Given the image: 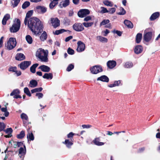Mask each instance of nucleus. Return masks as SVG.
<instances>
[{
  "label": "nucleus",
  "instance_id": "44",
  "mask_svg": "<svg viewBox=\"0 0 160 160\" xmlns=\"http://www.w3.org/2000/svg\"><path fill=\"white\" fill-rule=\"evenodd\" d=\"M24 93H26L28 96L30 97L31 96V94L30 93V92L28 88L26 87L24 88Z\"/></svg>",
  "mask_w": 160,
  "mask_h": 160
},
{
  "label": "nucleus",
  "instance_id": "50",
  "mask_svg": "<svg viewBox=\"0 0 160 160\" xmlns=\"http://www.w3.org/2000/svg\"><path fill=\"white\" fill-rule=\"evenodd\" d=\"M6 126L3 122H0V132L3 130H4V128H5Z\"/></svg>",
  "mask_w": 160,
  "mask_h": 160
},
{
  "label": "nucleus",
  "instance_id": "6",
  "mask_svg": "<svg viewBox=\"0 0 160 160\" xmlns=\"http://www.w3.org/2000/svg\"><path fill=\"white\" fill-rule=\"evenodd\" d=\"M35 11L38 13L43 14L47 11V8L44 6L38 5L36 7Z\"/></svg>",
  "mask_w": 160,
  "mask_h": 160
},
{
  "label": "nucleus",
  "instance_id": "52",
  "mask_svg": "<svg viewBox=\"0 0 160 160\" xmlns=\"http://www.w3.org/2000/svg\"><path fill=\"white\" fill-rule=\"evenodd\" d=\"M67 52L68 54L70 55H73L74 54V50L70 48H69L68 49Z\"/></svg>",
  "mask_w": 160,
  "mask_h": 160
},
{
  "label": "nucleus",
  "instance_id": "49",
  "mask_svg": "<svg viewBox=\"0 0 160 160\" xmlns=\"http://www.w3.org/2000/svg\"><path fill=\"white\" fill-rule=\"evenodd\" d=\"M74 67V66L72 64H70L67 68V71L69 72L72 70Z\"/></svg>",
  "mask_w": 160,
  "mask_h": 160
},
{
  "label": "nucleus",
  "instance_id": "38",
  "mask_svg": "<svg viewBox=\"0 0 160 160\" xmlns=\"http://www.w3.org/2000/svg\"><path fill=\"white\" fill-rule=\"evenodd\" d=\"M25 136V132L24 131H22L19 134L17 135V138H18L22 139Z\"/></svg>",
  "mask_w": 160,
  "mask_h": 160
},
{
  "label": "nucleus",
  "instance_id": "11",
  "mask_svg": "<svg viewBox=\"0 0 160 160\" xmlns=\"http://www.w3.org/2000/svg\"><path fill=\"white\" fill-rule=\"evenodd\" d=\"M50 22L52 26H53L54 28L57 27L60 25V21L57 18H51Z\"/></svg>",
  "mask_w": 160,
  "mask_h": 160
},
{
  "label": "nucleus",
  "instance_id": "14",
  "mask_svg": "<svg viewBox=\"0 0 160 160\" xmlns=\"http://www.w3.org/2000/svg\"><path fill=\"white\" fill-rule=\"evenodd\" d=\"M39 69H40L41 71L44 72H48L50 71V68L45 65H42L39 67Z\"/></svg>",
  "mask_w": 160,
  "mask_h": 160
},
{
  "label": "nucleus",
  "instance_id": "2",
  "mask_svg": "<svg viewBox=\"0 0 160 160\" xmlns=\"http://www.w3.org/2000/svg\"><path fill=\"white\" fill-rule=\"evenodd\" d=\"M48 50H45L42 48H40L36 52V56L41 61L47 62L48 61Z\"/></svg>",
  "mask_w": 160,
  "mask_h": 160
},
{
  "label": "nucleus",
  "instance_id": "18",
  "mask_svg": "<svg viewBox=\"0 0 160 160\" xmlns=\"http://www.w3.org/2000/svg\"><path fill=\"white\" fill-rule=\"evenodd\" d=\"M17 60L18 61L22 60L25 59V57L24 55L22 53H17L15 57Z\"/></svg>",
  "mask_w": 160,
  "mask_h": 160
},
{
  "label": "nucleus",
  "instance_id": "8",
  "mask_svg": "<svg viewBox=\"0 0 160 160\" xmlns=\"http://www.w3.org/2000/svg\"><path fill=\"white\" fill-rule=\"evenodd\" d=\"M72 28L74 30L77 32H81L84 29L83 25L80 23L74 24L73 25Z\"/></svg>",
  "mask_w": 160,
  "mask_h": 160
},
{
  "label": "nucleus",
  "instance_id": "63",
  "mask_svg": "<svg viewBox=\"0 0 160 160\" xmlns=\"http://www.w3.org/2000/svg\"><path fill=\"white\" fill-rule=\"evenodd\" d=\"M72 36H69L68 37H67L66 39H65V41L66 42H68V41H69L70 40H71V39H72Z\"/></svg>",
  "mask_w": 160,
  "mask_h": 160
},
{
  "label": "nucleus",
  "instance_id": "1",
  "mask_svg": "<svg viewBox=\"0 0 160 160\" xmlns=\"http://www.w3.org/2000/svg\"><path fill=\"white\" fill-rule=\"evenodd\" d=\"M28 26L34 35H39L42 31V24L41 21L36 18L29 19L28 21Z\"/></svg>",
  "mask_w": 160,
  "mask_h": 160
},
{
  "label": "nucleus",
  "instance_id": "57",
  "mask_svg": "<svg viewBox=\"0 0 160 160\" xmlns=\"http://www.w3.org/2000/svg\"><path fill=\"white\" fill-rule=\"evenodd\" d=\"M36 96L38 97V99H40L43 97V94L42 93L40 92L37 93L36 94Z\"/></svg>",
  "mask_w": 160,
  "mask_h": 160
},
{
  "label": "nucleus",
  "instance_id": "37",
  "mask_svg": "<svg viewBox=\"0 0 160 160\" xmlns=\"http://www.w3.org/2000/svg\"><path fill=\"white\" fill-rule=\"evenodd\" d=\"M133 64L131 62H126L124 65V67L125 68H130L132 67Z\"/></svg>",
  "mask_w": 160,
  "mask_h": 160
},
{
  "label": "nucleus",
  "instance_id": "61",
  "mask_svg": "<svg viewBox=\"0 0 160 160\" xmlns=\"http://www.w3.org/2000/svg\"><path fill=\"white\" fill-rule=\"evenodd\" d=\"M114 83L115 87L119 86L121 83V81H116L114 82Z\"/></svg>",
  "mask_w": 160,
  "mask_h": 160
},
{
  "label": "nucleus",
  "instance_id": "21",
  "mask_svg": "<svg viewBox=\"0 0 160 160\" xmlns=\"http://www.w3.org/2000/svg\"><path fill=\"white\" fill-rule=\"evenodd\" d=\"M100 138H96L93 140V142L97 146H100L103 145L104 144V143L100 142Z\"/></svg>",
  "mask_w": 160,
  "mask_h": 160
},
{
  "label": "nucleus",
  "instance_id": "28",
  "mask_svg": "<svg viewBox=\"0 0 160 160\" xmlns=\"http://www.w3.org/2000/svg\"><path fill=\"white\" fill-rule=\"evenodd\" d=\"M96 38L98 40L102 42H108V39L107 38L101 36H97Z\"/></svg>",
  "mask_w": 160,
  "mask_h": 160
},
{
  "label": "nucleus",
  "instance_id": "23",
  "mask_svg": "<svg viewBox=\"0 0 160 160\" xmlns=\"http://www.w3.org/2000/svg\"><path fill=\"white\" fill-rule=\"evenodd\" d=\"M63 143L66 145L67 147L68 148H70L71 146L73 144L72 141L71 139V141L68 139H66Z\"/></svg>",
  "mask_w": 160,
  "mask_h": 160
},
{
  "label": "nucleus",
  "instance_id": "36",
  "mask_svg": "<svg viewBox=\"0 0 160 160\" xmlns=\"http://www.w3.org/2000/svg\"><path fill=\"white\" fill-rule=\"evenodd\" d=\"M26 39L27 42L29 44H31L32 42V39L29 35H27L26 37Z\"/></svg>",
  "mask_w": 160,
  "mask_h": 160
},
{
  "label": "nucleus",
  "instance_id": "62",
  "mask_svg": "<svg viewBox=\"0 0 160 160\" xmlns=\"http://www.w3.org/2000/svg\"><path fill=\"white\" fill-rule=\"evenodd\" d=\"M74 134L72 133V132H71L68 134V135H67V137L68 138H72Z\"/></svg>",
  "mask_w": 160,
  "mask_h": 160
},
{
  "label": "nucleus",
  "instance_id": "51",
  "mask_svg": "<svg viewBox=\"0 0 160 160\" xmlns=\"http://www.w3.org/2000/svg\"><path fill=\"white\" fill-rule=\"evenodd\" d=\"M120 10L121 11L118 13V14L120 15H123L126 13V11L123 8H121Z\"/></svg>",
  "mask_w": 160,
  "mask_h": 160
},
{
  "label": "nucleus",
  "instance_id": "24",
  "mask_svg": "<svg viewBox=\"0 0 160 160\" xmlns=\"http://www.w3.org/2000/svg\"><path fill=\"white\" fill-rule=\"evenodd\" d=\"M10 18V15L9 14H7L4 17L2 21V23L3 25H5L6 24L7 21Z\"/></svg>",
  "mask_w": 160,
  "mask_h": 160
},
{
  "label": "nucleus",
  "instance_id": "59",
  "mask_svg": "<svg viewBox=\"0 0 160 160\" xmlns=\"http://www.w3.org/2000/svg\"><path fill=\"white\" fill-rule=\"evenodd\" d=\"M82 127L83 128H90L92 126L90 125H89V124H87V125L84 124V125H82Z\"/></svg>",
  "mask_w": 160,
  "mask_h": 160
},
{
  "label": "nucleus",
  "instance_id": "45",
  "mask_svg": "<svg viewBox=\"0 0 160 160\" xmlns=\"http://www.w3.org/2000/svg\"><path fill=\"white\" fill-rule=\"evenodd\" d=\"M93 24V22H83L82 24L86 28H88L91 26Z\"/></svg>",
  "mask_w": 160,
  "mask_h": 160
},
{
  "label": "nucleus",
  "instance_id": "32",
  "mask_svg": "<svg viewBox=\"0 0 160 160\" xmlns=\"http://www.w3.org/2000/svg\"><path fill=\"white\" fill-rule=\"evenodd\" d=\"M21 118L23 120V122L24 123L25 122V121H24V120H26V121H28V116L26 114L24 113H22L21 114Z\"/></svg>",
  "mask_w": 160,
  "mask_h": 160
},
{
  "label": "nucleus",
  "instance_id": "35",
  "mask_svg": "<svg viewBox=\"0 0 160 160\" xmlns=\"http://www.w3.org/2000/svg\"><path fill=\"white\" fill-rule=\"evenodd\" d=\"M47 36L46 32L44 31L40 36V38L42 41H44L47 39Z\"/></svg>",
  "mask_w": 160,
  "mask_h": 160
},
{
  "label": "nucleus",
  "instance_id": "4",
  "mask_svg": "<svg viewBox=\"0 0 160 160\" xmlns=\"http://www.w3.org/2000/svg\"><path fill=\"white\" fill-rule=\"evenodd\" d=\"M17 42L15 38H11L8 41L5 46L7 49L11 50L14 48L16 46Z\"/></svg>",
  "mask_w": 160,
  "mask_h": 160
},
{
  "label": "nucleus",
  "instance_id": "7",
  "mask_svg": "<svg viewBox=\"0 0 160 160\" xmlns=\"http://www.w3.org/2000/svg\"><path fill=\"white\" fill-rule=\"evenodd\" d=\"M31 64L30 61H24L22 62L18 65V66L22 70H24L27 68Z\"/></svg>",
  "mask_w": 160,
  "mask_h": 160
},
{
  "label": "nucleus",
  "instance_id": "64",
  "mask_svg": "<svg viewBox=\"0 0 160 160\" xmlns=\"http://www.w3.org/2000/svg\"><path fill=\"white\" fill-rule=\"evenodd\" d=\"M68 13H69V14H68L69 16L70 17H71V16H72L73 15L74 12L72 10H70L69 12Z\"/></svg>",
  "mask_w": 160,
  "mask_h": 160
},
{
  "label": "nucleus",
  "instance_id": "20",
  "mask_svg": "<svg viewBox=\"0 0 160 160\" xmlns=\"http://www.w3.org/2000/svg\"><path fill=\"white\" fill-rule=\"evenodd\" d=\"M38 82L35 80H32L29 82V86L32 88L37 87L38 85Z\"/></svg>",
  "mask_w": 160,
  "mask_h": 160
},
{
  "label": "nucleus",
  "instance_id": "53",
  "mask_svg": "<svg viewBox=\"0 0 160 160\" xmlns=\"http://www.w3.org/2000/svg\"><path fill=\"white\" fill-rule=\"evenodd\" d=\"M109 13L111 14H112L115 12L116 9L115 8H112L109 9Z\"/></svg>",
  "mask_w": 160,
  "mask_h": 160
},
{
  "label": "nucleus",
  "instance_id": "12",
  "mask_svg": "<svg viewBox=\"0 0 160 160\" xmlns=\"http://www.w3.org/2000/svg\"><path fill=\"white\" fill-rule=\"evenodd\" d=\"M152 33L151 32H146V30L144 31V38L145 41L147 42L149 41L152 39Z\"/></svg>",
  "mask_w": 160,
  "mask_h": 160
},
{
  "label": "nucleus",
  "instance_id": "56",
  "mask_svg": "<svg viewBox=\"0 0 160 160\" xmlns=\"http://www.w3.org/2000/svg\"><path fill=\"white\" fill-rule=\"evenodd\" d=\"M17 68L16 67H10L8 69V71L10 72H15L16 71Z\"/></svg>",
  "mask_w": 160,
  "mask_h": 160
},
{
  "label": "nucleus",
  "instance_id": "54",
  "mask_svg": "<svg viewBox=\"0 0 160 160\" xmlns=\"http://www.w3.org/2000/svg\"><path fill=\"white\" fill-rule=\"evenodd\" d=\"M109 22V20L108 19L104 20L101 22L100 24L101 25H105L108 23Z\"/></svg>",
  "mask_w": 160,
  "mask_h": 160
},
{
  "label": "nucleus",
  "instance_id": "43",
  "mask_svg": "<svg viewBox=\"0 0 160 160\" xmlns=\"http://www.w3.org/2000/svg\"><path fill=\"white\" fill-rule=\"evenodd\" d=\"M19 93V90L18 89H16L13 91L11 93L10 95L11 96H12L17 94H18Z\"/></svg>",
  "mask_w": 160,
  "mask_h": 160
},
{
  "label": "nucleus",
  "instance_id": "60",
  "mask_svg": "<svg viewBox=\"0 0 160 160\" xmlns=\"http://www.w3.org/2000/svg\"><path fill=\"white\" fill-rule=\"evenodd\" d=\"M92 19V17L90 16H88L85 17L84 19V21L86 22H88L91 20Z\"/></svg>",
  "mask_w": 160,
  "mask_h": 160
},
{
  "label": "nucleus",
  "instance_id": "10",
  "mask_svg": "<svg viewBox=\"0 0 160 160\" xmlns=\"http://www.w3.org/2000/svg\"><path fill=\"white\" fill-rule=\"evenodd\" d=\"M90 13L89 11L87 9H82L80 10L78 12V16L80 18L85 17Z\"/></svg>",
  "mask_w": 160,
  "mask_h": 160
},
{
  "label": "nucleus",
  "instance_id": "19",
  "mask_svg": "<svg viewBox=\"0 0 160 160\" xmlns=\"http://www.w3.org/2000/svg\"><path fill=\"white\" fill-rule=\"evenodd\" d=\"M97 81H101L102 82H108L109 80L108 78L105 75H103L98 78Z\"/></svg>",
  "mask_w": 160,
  "mask_h": 160
},
{
  "label": "nucleus",
  "instance_id": "17",
  "mask_svg": "<svg viewBox=\"0 0 160 160\" xmlns=\"http://www.w3.org/2000/svg\"><path fill=\"white\" fill-rule=\"evenodd\" d=\"M143 48L141 45H138L136 46L134 49V52L137 54L141 53L142 51Z\"/></svg>",
  "mask_w": 160,
  "mask_h": 160
},
{
  "label": "nucleus",
  "instance_id": "55",
  "mask_svg": "<svg viewBox=\"0 0 160 160\" xmlns=\"http://www.w3.org/2000/svg\"><path fill=\"white\" fill-rule=\"evenodd\" d=\"M112 32L114 33L117 34L119 36H121L122 34V32L118 30H114Z\"/></svg>",
  "mask_w": 160,
  "mask_h": 160
},
{
  "label": "nucleus",
  "instance_id": "46",
  "mask_svg": "<svg viewBox=\"0 0 160 160\" xmlns=\"http://www.w3.org/2000/svg\"><path fill=\"white\" fill-rule=\"evenodd\" d=\"M101 10L100 11V13H104L109 12V11L106 8L104 7H101Z\"/></svg>",
  "mask_w": 160,
  "mask_h": 160
},
{
  "label": "nucleus",
  "instance_id": "39",
  "mask_svg": "<svg viewBox=\"0 0 160 160\" xmlns=\"http://www.w3.org/2000/svg\"><path fill=\"white\" fill-rule=\"evenodd\" d=\"M42 90V88L41 87L37 88L31 90V92L32 93H33L37 92H41Z\"/></svg>",
  "mask_w": 160,
  "mask_h": 160
},
{
  "label": "nucleus",
  "instance_id": "5",
  "mask_svg": "<svg viewBox=\"0 0 160 160\" xmlns=\"http://www.w3.org/2000/svg\"><path fill=\"white\" fill-rule=\"evenodd\" d=\"M91 72L93 74H97L102 71V67L100 65H96L91 67L90 69Z\"/></svg>",
  "mask_w": 160,
  "mask_h": 160
},
{
  "label": "nucleus",
  "instance_id": "9",
  "mask_svg": "<svg viewBox=\"0 0 160 160\" xmlns=\"http://www.w3.org/2000/svg\"><path fill=\"white\" fill-rule=\"evenodd\" d=\"M78 47L77 51L78 52H81L84 51L85 49V44L81 41H79L77 42Z\"/></svg>",
  "mask_w": 160,
  "mask_h": 160
},
{
  "label": "nucleus",
  "instance_id": "30",
  "mask_svg": "<svg viewBox=\"0 0 160 160\" xmlns=\"http://www.w3.org/2000/svg\"><path fill=\"white\" fill-rule=\"evenodd\" d=\"M38 63H35L33 64L30 68V71L32 73H34L36 72V68L38 66Z\"/></svg>",
  "mask_w": 160,
  "mask_h": 160
},
{
  "label": "nucleus",
  "instance_id": "26",
  "mask_svg": "<svg viewBox=\"0 0 160 160\" xmlns=\"http://www.w3.org/2000/svg\"><path fill=\"white\" fill-rule=\"evenodd\" d=\"M159 16V12H156L152 14L150 19L151 21H153L158 18Z\"/></svg>",
  "mask_w": 160,
  "mask_h": 160
},
{
  "label": "nucleus",
  "instance_id": "48",
  "mask_svg": "<svg viewBox=\"0 0 160 160\" xmlns=\"http://www.w3.org/2000/svg\"><path fill=\"white\" fill-rule=\"evenodd\" d=\"M21 0H13L14 1L13 3H12V6L13 8L17 6Z\"/></svg>",
  "mask_w": 160,
  "mask_h": 160
},
{
  "label": "nucleus",
  "instance_id": "47",
  "mask_svg": "<svg viewBox=\"0 0 160 160\" xmlns=\"http://www.w3.org/2000/svg\"><path fill=\"white\" fill-rule=\"evenodd\" d=\"M69 4V0H65L62 4V6L63 7H66Z\"/></svg>",
  "mask_w": 160,
  "mask_h": 160
},
{
  "label": "nucleus",
  "instance_id": "41",
  "mask_svg": "<svg viewBox=\"0 0 160 160\" xmlns=\"http://www.w3.org/2000/svg\"><path fill=\"white\" fill-rule=\"evenodd\" d=\"M1 110L2 112H4V115H5V116L7 117L8 116L9 113L7 111L6 107L5 108H1Z\"/></svg>",
  "mask_w": 160,
  "mask_h": 160
},
{
  "label": "nucleus",
  "instance_id": "16",
  "mask_svg": "<svg viewBox=\"0 0 160 160\" xmlns=\"http://www.w3.org/2000/svg\"><path fill=\"white\" fill-rule=\"evenodd\" d=\"M4 131L7 134V135H5V137L7 138H10L12 136V130L11 128H7Z\"/></svg>",
  "mask_w": 160,
  "mask_h": 160
},
{
  "label": "nucleus",
  "instance_id": "29",
  "mask_svg": "<svg viewBox=\"0 0 160 160\" xmlns=\"http://www.w3.org/2000/svg\"><path fill=\"white\" fill-rule=\"evenodd\" d=\"M124 23L126 26L129 28H132L133 27V25L132 23L131 22L128 20H125Z\"/></svg>",
  "mask_w": 160,
  "mask_h": 160
},
{
  "label": "nucleus",
  "instance_id": "42",
  "mask_svg": "<svg viewBox=\"0 0 160 160\" xmlns=\"http://www.w3.org/2000/svg\"><path fill=\"white\" fill-rule=\"evenodd\" d=\"M51 1V2L49 5V7L50 9H52L56 5L58 4V2H54L52 1Z\"/></svg>",
  "mask_w": 160,
  "mask_h": 160
},
{
  "label": "nucleus",
  "instance_id": "25",
  "mask_svg": "<svg viewBox=\"0 0 160 160\" xmlns=\"http://www.w3.org/2000/svg\"><path fill=\"white\" fill-rule=\"evenodd\" d=\"M42 78L44 79H51L53 78V74L52 73H45L42 76Z\"/></svg>",
  "mask_w": 160,
  "mask_h": 160
},
{
  "label": "nucleus",
  "instance_id": "13",
  "mask_svg": "<svg viewBox=\"0 0 160 160\" xmlns=\"http://www.w3.org/2000/svg\"><path fill=\"white\" fill-rule=\"evenodd\" d=\"M24 148H20L18 151V155L20 158L22 159L24 158L26 153V149L25 145H24Z\"/></svg>",
  "mask_w": 160,
  "mask_h": 160
},
{
  "label": "nucleus",
  "instance_id": "33",
  "mask_svg": "<svg viewBox=\"0 0 160 160\" xmlns=\"http://www.w3.org/2000/svg\"><path fill=\"white\" fill-rule=\"evenodd\" d=\"M142 35L141 33H138L136 36V42L137 43H139L141 41Z\"/></svg>",
  "mask_w": 160,
  "mask_h": 160
},
{
  "label": "nucleus",
  "instance_id": "58",
  "mask_svg": "<svg viewBox=\"0 0 160 160\" xmlns=\"http://www.w3.org/2000/svg\"><path fill=\"white\" fill-rule=\"evenodd\" d=\"M15 143H17V144H14V146H18V147H19L21 146H22L23 145V143H22V142H15Z\"/></svg>",
  "mask_w": 160,
  "mask_h": 160
},
{
  "label": "nucleus",
  "instance_id": "40",
  "mask_svg": "<svg viewBox=\"0 0 160 160\" xmlns=\"http://www.w3.org/2000/svg\"><path fill=\"white\" fill-rule=\"evenodd\" d=\"M30 5V3L29 2L26 1L22 4V8L24 9H25L29 6Z\"/></svg>",
  "mask_w": 160,
  "mask_h": 160
},
{
  "label": "nucleus",
  "instance_id": "27",
  "mask_svg": "<svg viewBox=\"0 0 160 160\" xmlns=\"http://www.w3.org/2000/svg\"><path fill=\"white\" fill-rule=\"evenodd\" d=\"M28 133L27 134V138L28 141H32L34 139V137L32 132H29V130H28Z\"/></svg>",
  "mask_w": 160,
  "mask_h": 160
},
{
  "label": "nucleus",
  "instance_id": "34",
  "mask_svg": "<svg viewBox=\"0 0 160 160\" xmlns=\"http://www.w3.org/2000/svg\"><path fill=\"white\" fill-rule=\"evenodd\" d=\"M66 31H67L69 32H71L70 31L68 30H66L64 29H61L60 30L56 31L55 32H54V33L55 34L58 35L59 34L62 33Z\"/></svg>",
  "mask_w": 160,
  "mask_h": 160
},
{
  "label": "nucleus",
  "instance_id": "15",
  "mask_svg": "<svg viewBox=\"0 0 160 160\" xmlns=\"http://www.w3.org/2000/svg\"><path fill=\"white\" fill-rule=\"evenodd\" d=\"M116 65V62L114 61H109L107 63V65L108 68L112 69Z\"/></svg>",
  "mask_w": 160,
  "mask_h": 160
},
{
  "label": "nucleus",
  "instance_id": "31",
  "mask_svg": "<svg viewBox=\"0 0 160 160\" xmlns=\"http://www.w3.org/2000/svg\"><path fill=\"white\" fill-rule=\"evenodd\" d=\"M103 3L106 6L109 7H112L113 6V3L108 0H105L103 1Z\"/></svg>",
  "mask_w": 160,
  "mask_h": 160
},
{
  "label": "nucleus",
  "instance_id": "3",
  "mask_svg": "<svg viewBox=\"0 0 160 160\" xmlns=\"http://www.w3.org/2000/svg\"><path fill=\"white\" fill-rule=\"evenodd\" d=\"M21 26L20 21L18 19H16L12 26L10 28L11 32H16L19 29Z\"/></svg>",
  "mask_w": 160,
  "mask_h": 160
},
{
  "label": "nucleus",
  "instance_id": "22",
  "mask_svg": "<svg viewBox=\"0 0 160 160\" xmlns=\"http://www.w3.org/2000/svg\"><path fill=\"white\" fill-rule=\"evenodd\" d=\"M32 11L30 10L26 14V17L24 20V24L25 25L27 24L28 21V18H29L32 14Z\"/></svg>",
  "mask_w": 160,
  "mask_h": 160
}]
</instances>
